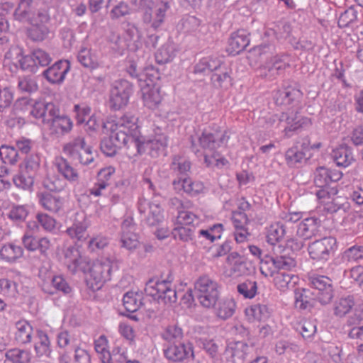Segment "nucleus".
<instances>
[{
    "label": "nucleus",
    "mask_w": 363,
    "mask_h": 363,
    "mask_svg": "<svg viewBox=\"0 0 363 363\" xmlns=\"http://www.w3.org/2000/svg\"><path fill=\"white\" fill-rule=\"evenodd\" d=\"M138 118L130 114H125L116 121L103 123V129L111 130L110 138L119 149L125 147L136 148L140 131L137 124Z\"/></svg>",
    "instance_id": "nucleus-1"
},
{
    "label": "nucleus",
    "mask_w": 363,
    "mask_h": 363,
    "mask_svg": "<svg viewBox=\"0 0 363 363\" xmlns=\"http://www.w3.org/2000/svg\"><path fill=\"white\" fill-rule=\"evenodd\" d=\"M172 281L173 277L170 274L162 281L150 279L145 284V292L147 296L152 297L159 303L172 305L177 300L176 290L170 286Z\"/></svg>",
    "instance_id": "nucleus-2"
},
{
    "label": "nucleus",
    "mask_w": 363,
    "mask_h": 363,
    "mask_svg": "<svg viewBox=\"0 0 363 363\" xmlns=\"http://www.w3.org/2000/svg\"><path fill=\"white\" fill-rule=\"evenodd\" d=\"M194 295L203 307H214L219 298L218 284L209 276L202 275L194 283Z\"/></svg>",
    "instance_id": "nucleus-3"
},
{
    "label": "nucleus",
    "mask_w": 363,
    "mask_h": 363,
    "mask_svg": "<svg viewBox=\"0 0 363 363\" xmlns=\"http://www.w3.org/2000/svg\"><path fill=\"white\" fill-rule=\"evenodd\" d=\"M170 10L171 1L157 0L154 9H145L142 15V22L148 28L159 30L164 24Z\"/></svg>",
    "instance_id": "nucleus-4"
},
{
    "label": "nucleus",
    "mask_w": 363,
    "mask_h": 363,
    "mask_svg": "<svg viewBox=\"0 0 363 363\" xmlns=\"http://www.w3.org/2000/svg\"><path fill=\"white\" fill-rule=\"evenodd\" d=\"M308 285L316 301L322 306L330 303L334 297L335 290L333 281L330 277L319 274L310 276Z\"/></svg>",
    "instance_id": "nucleus-5"
},
{
    "label": "nucleus",
    "mask_w": 363,
    "mask_h": 363,
    "mask_svg": "<svg viewBox=\"0 0 363 363\" xmlns=\"http://www.w3.org/2000/svg\"><path fill=\"white\" fill-rule=\"evenodd\" d=\"M133 92V84L126 79L113 82L109 91L108 106L111 110L118 111L125 108Z\"/></svg>",
    "instance_id": "nucleus-6"
},
{
    "label": "nucleus",
    "mask_w": 363,
    "mask_h": 363,
    "mask_svg": "<svg viewBox=\"0 0 363 363\" xmlns=\"http://www.w3.org/2000/svg\"><path fill=\"white\" fill-rule=\"evenodd\" d=\"M14 18L20 22H48L50 16L47 11L38 9V3L34 0H19L13 12Z\"/></svg>",
    "instance_id": "nucleus-7"
},
{
    "label": "nucleus",
    "mask_w": 363,
    "mask_h": 363,
    "mask_svg": "<svg viewBox=\"0 0 363 363\" xmlns=\"http://www.w3.org/2000/svg\"><path fill=\"white\" fill-rule=\"evenodd\" d=\"M63 151L72 161L83 165H88L94 160L91 147L86 145L84 138L81 136L66 144Z\"/></svg>",
    "instance_id": "nucleus-8"
},
{
    "label": "nucleus",
    "mask_w": 363,
    "mask_h": 363,
    "mask_svg": "<svg viewBox=\"0 0 363 363\" xmlns=\"http://www.w3.org/2000/svg\"><path fill=\"white\" fill-rule=\"evenodd\" d=\"M20 104L30 105V114L35 118L42 119L43 123L50 124V123L60 113L58 106L52 102L35 101L26 97H22L19 100Z\"/></svg>",
    "instance_id": "nucleus-9"
},
{
    "label": "nucleus",
    "mask_w": 363,
    "mask_h": 363,
    "mask_svg": "<svg viewBox=\"0 0 363 363\" xmlns=\"http://www.w3.org/2000/svg\"><path fill=\"white\" fill-rule=\"evenodd\" d=\"M229 136L225 131L215 130L213 132L205 130L197 138L201 147L204 150L205 162L208 163L207 154H211L216 158V150L222 147H225Z\"/></svg>",
    "instance_id": "nucleus-10"
},
{
    "label": "nucleus",
    "mask_w": 363,
    "mask_h": 363,
    "mask_svg": "<svg viewBox=\"0 0 363 363\" xmlns=\"http://www.w3.org/2000/svg\"><path fill=\"white\" fill-rule=\"evenodd\" d=\"M112 270V264L108 260L94 262L89 268L86 279L88 286L94 291L99 290L106 281L111 279Z\"/></svg>",
    "instance_id": "nucleus-11"
},
{
    "label": "nucleus",
    "mask_w": 363,
    "mask_h": 363,
    "mask_svg": "<svg viewBox=\"0 0 363 363\" xmlns=\"http://www.w3.org/2000/svg\"><path fill=\"white\" fill-rule=\"evenodd\" d=\"M336 246V239L333 237H324L318 239L308 246L310 257L317 262H325L334 253Z\"/></svg>",
    "instance_id": "nucleus-12"
},
{
    "label": "nucleus",
    "mask_w": 363,
    "mask_h": 363,
    "mask_svg": "<svg viewBox=\"0 0 363 363\" xmlns=\"http://www.w3.org/2000/svg\"><path fill=\"white\" fill-rule=\"evenodd\" d=\"M167 146V138L166 135H160L150 140L145 138L139 135L138 140L136 145V154L134 155H141L147 153L150 157L156 158L160 155H165V150Z\"/></svg>",
    "instance_id": "nucleus-13"
},
{
    "label": "nucleus",
    "mask_w": 363,
    "mask_h": 363,
    "mask_svg": "<svg viewBox=\"0 0 363 363\" xmlns=\"http://www.w3.org/2000/svg\"><path fill=\"white\" fill-rule=\"evenodd\" d=\"M274 256L265 255L264 257L261 256V272L263 274V267L264 265L272 264L276 269L291 270L296 266V261L291 256L286 255L284 250L282 249V245H279L274 248Z\"/></svg>",
    "instance_id": "nucleus-14"
},
{
    "label": "nucleus",
    "mask_w": 363,
    "mask_h": 363,
    "mask_svg": "<svg viewBox=\"0 0 363 363\" xmlns=\"http://www.w3.org/2000/svg\"><path fill=\"white\" fill-rule=\"evenodd\" d=\"M193 345L189 341L167 344L164 357L173 362H181L194 357Z\"/></svg>",
    "instance_id": "nucleus-15"
},
{
    "label": "nucleus",
    "mask_w": 363,
    "mask_h": 363,
    "mask_svg": "<svg viewBox=\"0 0 363 363\" xmlns=\"http://www.w3.org/2000/svg\"><path fill=\"white\" fill-rule=\"evenodd\" d=\"M69 70V62L65 60H60L45 69L43 72L42 75L52 84H61Z\"/></svg>",
    "instance_id": "nucleus-16"
},
{
    "label": "nucleus",
    "mask_w": 363,
    "mask_h": 363,
    "mask_svg": "<svg viewBox=\"0 0 363 363\" xmlns=\"http://www.w3.org/2000/svg\"><path fill=\"white\" fill-rule=\"evenodd\" d=\"M136 227L131 217L125 218L121 223V242L122 246L128 250H133L139 245L138 235L135 233Z\"/></svg>",
    "instance_id": "nucleus-17"
},
{
    "label": "nucleus",
    "mask_w": 363,
    "mask_h": 363,
    "mask_svg": "<svg viewBox=\"0 0 363 363\" xmlns=\"http://www.w3.org/2000/svg\"><path fill=\"white\" fill-rule=\"evenodd\" d=\"M363 303L357 304L354 310L347 317L346 325L351 327L348 337L351 339H357L363 341Z\"/></svg>",
    "instance_id": "nucleus-18"
},
{
    "label": "nucleus",
    "mask_w": 363,
    "mask_h": 363,
    "mask_svg": "<svg viewBox=\"0 0 363 363\" xmlns=\"http://www.w3.org/2000/svg\"><path fill=\"white\" fill-rule=\"evenodd\" d=\"M342 175L339 170L318 167L314 172L313 182L316 187L336 185L335 183L342 179Z\"/></svg>",
    "instance_id": "nucleus-19"
},
{
    "label": "nucleus",
    "mask_w": 363,
    "mask_h": 363,
    "mask_svg": "<svg viewBox=\"0 0 363 363\" xmlns=\"http://www.w3.org/2000/svg\"><path fill=\"white\" fill-rule=\"evenodd\" d=\"M302 96V92L292 86H287L277 90L274 99L277 106H296Z\"/></svg>",
    "instance_id": "nucleus-20"
},
{
    "label": "nucleus",
    "mask_w": 363,
    "mask_h": 363,
    "mask_svg": "<svg viewBox=\"0 0 363 363\" xmlns=\"http://www.w3.org/2000/svg\"><path fill=\"white\" fill-rule=\"evenodd\" d=\"M88 222L84 212H77L74 215L72 225L66 230L67 234L72 239L82 242L88 238Z\"/></svg>",
    "instance_id": "nucleus-21"
},
{
    "label": "nucleus",
    "mask_w": 363,
    "mask_h": 363,
    "mask_svg": "<svg viewBox=\"0 0 363 363\" xmlns=\"http://www.w3.org/2000/svg\"><path fill=\"white\" fill-rule=\"evenodd\" d=\"M279 121L280 122H285L286 123V126L284 128V132L287 137L291 136V132L308 128L311 125L310 118L298 115L297 113L295 114L291 113V115L282 113L280 116Z\"/></svg>",
    "instance_id": "nucleus-22"
},
{
    "label": "nucleus",
    "mask_w": 363,
    "mask_h": 363,
    "mask_svg": "<svg viewBox=\"0 0 363 363\" xmlns=\"http://www.w3.org/2000/svg\"><path fill=\"white\" fill-rule=\"evenodd\" d=\"M320 220L314 217L307 218L301 221L297 228V235L303 240L320 237Z\"/></svg>",
    "instance_id": "nucleus-23"
},
{
    "label": "nucleus",
    "mask_w": 363,
    "mask_h": 363,
    "mask_svg": "<svg viewBox=\"0 0 363 363\" xmlns=\"http://www.w3.org/2000/svg\"><path fill=\"white\" fill-rule=\"evenodd\" d=\"M148 206L149 212L146 218V223L149 226H155L162 222L164 219L163 211L160 203L155 202L147 203L145 199L138 202V211L140 213H145L146 207Z\"/></svg>",
    "instance_id": "nucleus-24"
},
{
    "label": "nucleus",
    "mask_w": 363,
    "mask_h": 363,
    "mask_svg": "<svg viewBox=\"0 0 363 363\" xmlns=\"http://www.w3.org/2000/svg\"><path fill=\"white\" fill-rule=\"evenodd\" d=\"M287 66L288 64L281 58L274 56L271 57L270 60L266 62L264 65L261 66L258 69V72L261 77L272 80L276 76L281 74Z\"/></svg>",
    "instance_id": "nucleus-25"
},
{
    "label": "nucleus",
    "mask_w": 363,
    "mask_h": 363,
    "mask_svg": "<svg viewBox=\"0 0 363 363\" xmlns=\"http://www.w3.org/2000/svg\"><path fill=\"white\" fill-rule=\"evenodd\" d=\"M231 69L218 60V66L212 71L211 80L216 88L228 89L232 85Z\"/></svg>",
    "instance_id": "nucleus-26"
},
{
    "label": "nucleus",
    "mask_w": 363,
    "mask_h": 363,
    "mask_svg": "<svg viewBox=\"0 0 363 363\" xmlns=\"http://www.w3.org/2000/svg\"><path fill=\"white\" fill-rule=\"evenodd\" d=\"M172 185L175 190H183L191 196H196L203 193L205 187L203 184L199 181H193L190 177H179L174 179Z\"/></svg>",
    "instance_id": "nucleus-27"
},
{
    "label": "nucleus",
    "mask_w": 363,
    "mask_h": 363,
    "mask_svg": "<svg viewBox=\"0 0 363 363\" xmlns=\"http://www.w3.org/2000/svg\"><path fill=\"white\" fill-rule=\"evenodd\" d=\"M248 348L247 344L242 341L231 342L228 344L224 355L228 360L233 363H243Z\"/></svg>",
    "instance_id": "nucleus-28"
},
{
    "label": "nucleus",
    "mask_w": 363,
    "mask_h": 363,
    "mask_svg": "<svg viewBox=\"0 0 363 363\" xmlns=\"http://www.w3.org/2000/svg\"><path fill=\"white\" fill-rule=\"evenodd\" d=\"M250 43L248 34L245 30H238L231 34L228 40V51L233 55L240 54Z\"/></svg>",
    "instance_id": "nucleus-29"
},
{
    "label": "nucleus",
    "mask_w": 363,
    "mask_h": 363,
    "mask_svg": "<svg viewBox=\"0 0 363 363\" xmlns=\"http://www.w3.org/2000/svg\"><path fill=\"white\" fill-rule=\"evenodd\" d=\"M356 306L355 298L353 295L341 296L333 303V314L340 318H345Z\"/></svg>",
    "instance_id": "nucleus-30"
},
{
    "label": "nucleus",
    "mask_w": 363,
    "mask_h": 363,
    "mask_svg": "<svg viewBox=\"0 0 363 363\" xmlns=\"http://www.w3.org/2000/svg\"><path fill=\"white\" fill-rule=\"evenodd\" d=\"M295 306L300 310H311L314 307L315 296L309 289L298 288L294 291Z\"/></svg>",
    "instance_id": "nucleus-31"
},
{
    "label": "nucleus",
    "mask_w": 363,
    "mask_h": 363,
    "mask_svg": "<svg viewBox=\"0 0 363 363\" xmlns=\"http://www.w3.org/2000/svg\"><path fill=\"white\" fill-rule=\"evenodd\" d=\"M16 332L14 339L18 344H28L32 340L33 326L24 319L17 321L15 324Z\"/></svg>",
    "instance_id": "nucleus-32"
},
{
    "label": "nucleus",
    "mask_w": 363,
    "mask_h": 363,
    "mask_svg": "<svg viewBox=\"0 0 363 363\" xmlns=\"http://www.w3.org/2000/svg\"><path fill=\"white\" fill-rule=\"evenodd\" d=\"M39 203L47 211L58 213L63 206V201L60 196L50 193L40 192L37 195Z\"/></svg>",
    "instance_id": "nucleus-33"
},
{
    "label": "nucleus",
    "mask_w": 363,
    "mask_h": 363,
    "mask_svg": "<svg viewBox=\"0 0 363 363\" xmlns=\"http://www.w3.org/2000/svg\"><path fill=\"white\" fill-rule=\"evenodd\" d=\"M331 156L336 165L342 167H348L354 160L351 148L347 145L333 150Z\"/></svg>",
    "instance_id": "nucleus-34"
},
{
    "label": "nucleus",
    "mask_w": 363,
    "mask_h": 363,
    "mask_svg": "<svg viewBox=\"0 0 363 363\" xmlns=\"http://www.w3.org/2000/svg\"><path fill=\"white\" fill-rule=\"evenodd\" d=\"M30 27L27 29L28 37L33 41H43L49 34V28L45 25L47 22L40 21L38 18L33 22H28Z\"/></svg>",
    "instance_id": "nucleus-35"
},
{
    "label": "nucleus",
    "mask_w": 363,
    "mask_h": 363,
    "mask_svg": "<svg viewBox=\"0 0 363 363\" xmlns=\"http://www.w3.org/2000/svg\"><path fill=\"white\" fill-rule=\"evenodd\" d=\"M146 86L147 87H142L143 103L148 108L155 109L162 101L160 89L155 86L150 88V83H147Z\"/></svg>",
    "instance_id": "nucleus-36"
},
{
    "label": "nucleus",
    "mask_w": 363,
    "mask_h": 363,
    "mask_svg": "<svg viewBox=\"0 0 363 363\" xmlns=\"http://www.w3.org/2000/svg\"><path fill=\"white\" fill-rule=\"evenodd\" d=\"M72 125V120L68 116L60 113L49 124L52 133L56 135H65L69 133Z\"/></svg>",
    "instance_id": "nucleus-37"
},
{
    "label": "nucleus",
    "mask_w": 363,
    "mask_h": 363,
    "mask_svg": "<svg viewBox=\"0 0 363 363\" xmlns=\"http://www.w3.org/2000/svg\"><path fill=\"white\" fill-rule=\"evenodd\" d=\"M177 49L174 43L168 41L164 43L155 53V60L158 64H166L171 62L176 56Z\"/></svg>",
    "instance_id": "nucleus-38"
},
{
    "label": "nucleus",
    "mask_w": 363,
    "mask_h": 363,
    "mask_svg": "<svg viewBox=\"0 0 363 363\" xmlns=\"http://www.w3.org/2000/svg\"><path fill=\"white\" fill-rule=\"evenodd\" d=\"M218 66V59L212 57L202 58L194 67L193 73L199 77L209 74Z\"/></svg>",
    "instance_id": "nucleus-39"
},
{
    "label": "nucleus",
    "mask_w": 363,
    "mask_h": 363,
    "mask_svg": "<svg viewBox=\"0 0 363 363\" xmlns=\"http://www.w3.org/2000/svg\"><path fill=\"white\" fill-rule=\"evenodd\" d=\"M23 255V248L13 243L6 244L0 249V258L8 262H15Z\"/></svg>",
    "instance_id": "nucleus-40"
},
{
    "label": "nucleus",
    "mask_w": 363,
    "mask_h": 363,
    "mask_svg": "<svg viewBox=\"0 0 363 363\" xmlns=\"http://www.w3.org/2000/svg\"><path fill=\"white\" fill-rule=\"evenodd\" d=\"M286 164L290 167H299L306 162V154L297 146L289 148L285 154Z\"/></svg>",
    "instance_id": "nucleus-41"
},
{
    "label": "nucleus",
    "mask_w": 363,
    "mask_h": 363,
    "mask_svg": "<svg viewBox=\"0 0 363 363\" xmlns=\"http://www.w3.org/2000/svg\"><path fill=\"white\" fill-rule=\"evenodd\" d=\"M77 59L79 63L84 67L94 69L99 65L98 59L95 53L93 52L91 48L84 46L81 47Z\"/></svg>",
    "instance_id": "nucleus-42"
},
{
    "label": "nucleus",
    "mask_w": 363,
    "mask_h": 363,
    "mask_svg": "<svg viewBox=\"0 0 363 363\" xmlns=\"http://www.w3.org/2000/svg\"><path fill=\"white\" fill-rule=\"evenodd\" d=\"M57 167L58 172L68 181L77 182L79 179V174L77 171L74 169L69 162L62 157L57 160Z\"/></svg>",
    "instance_id": "nucleus-43"
},
{
    "label": "nucleus",
    "mask_w": 363,
    "mask_h": 363,
    "mask_svg": "<svg viewBox=\"0 0 363 363\" xmlns=\"http://www.w3.org/2000/svg\"><path fill=\"white\" fill-rule=\"evenodd\" d=\"M195 228L179 225L173 228L172 234L175 240H179L182 242H187L189 241L197 242L194 235Z\"/></svg>",
    "instance_id": "nucleus-44"
},
{
    "label": "nucleus",
    "mask_w": 363,
    "mask_h": 363,
    "mask_svg": "<svg viewBox=\"0 0 363 363\" xmlns=\"http://www.w3.org/2000/svg\"><path fill=\"white\" fill-rule=\"evenodd\" d=\"M5 357L4 362H10V363H28L31 355L28 350L14 348L8 350L5 353Z\"/></svg>",
    "instance_id": "nucleus-45"
},
{
    "label": "nucleus",
    "mask_w": 363,
    "mask_h": 363,
    "mask_svg": "<svg viewBox=\"0 0 363 363\" xmlns=\"http://www.w3.org/2000/svg\"><path fill=\"white\" fill-rule=\"evenodd\" d=\"M285 234L286 228L282 223H273L267 230V240L269 244L274 245L284 238Z\"/></svg>",
    "instance_id": "nucleus-46"
},
{
    "label": "nucleus",
    "mask_w": 363,
    "mask_h": 363,
    "mask_svg": "<svg viewBox=\"0 0 363 363\" xmlns=\"http://www.w3.org/2000/svg\"><path fill=\"white\" fill-rule=\"evenodd\" d=\"M52 285L53 289H49V286H44L43 291L50 295L55 293V290L62 292L65 295H69L72 293V288L67 281L62 276H55L52 279Z\"/></svg>",
    "instance_id": "nucleus-47"
},
{
    "label": "nucleus",
    "mask_w": 363,
    "mask_h": 363,
    "mask_svg": "<svg viewBox=\"0 0 363 363\" xmlns=\"http://www.w3.org/2000/svg\"><path fill=\"white\" fill-rule=\"evenodd\" d=\"M123 304L128 312H135L143 304L142 295L133 291H128L123 296Z\"/></svg>",
    "instance_id": "nucleus-48"
},
{
    "label": "nucleus",
    "mask_w": 363,
    "mask_h": 363,
    "mask_svg": "<svg viewBox=\"0 0 363 363\" xmlns=\"http://www.w3.org/2000/svg\"><path fill=\"white\" fill-rule=\"evenodd\" d=\"M34 179V176L19 168L18 173L13 177V182L18 188L28 190L33 186Z\"/></svg>",
    "instance_id": "nucleus-49"
},
{
    "label": "nucleus",
    "mask_w": 363,
    "mask_h": 363,
    "mask_svg": "<svg viewBox=\"0 0 363 363\" xmlns=\"http://www.w3.org/2000/svg\"><path fill=\"white\" fill-rule=\"evenodd\" d=\"M162 337L167 342V344L184 342L182 341L184 337L183 330L177 325H169Z\"/></svg>",
    "instance_id": "nucleus-50"
},
{
    "label": "nucleus",
    "mask_w": 363,
    "mask_h": 363,
    "mask_svg": "<svg viewBox=\"0 0 363 363\" xmlns=\"http://www.w3.org/2000/svg\"><path fill=\"white\" fill-rule=\"evenodd\" d=\"M238 292L244 298L251 299L257 291V284L255 281L247 279L237 286Z\"/></svg>",
    "instance_id": "nucleus-51"
},
{
    "label": "nucleus",
    "mask_w": 363,
    "mask_h": 363,
    "mask_svg": "<svg viewBox=\"0 0 363 363\" xmlns=\"http://www.w3.org/2000/svg\"><path fill=\"white\" fill-rule=\"evenodd\" d=\"M0 157L4 163L13 165L18 162L19 155L16 148L11 146L1 145L0 147Z\"/></svg>",
    "instance_id": "nucleus-52"
},
{
    "label": "nucleus",
    "mask_w": 363,
    "mask_h": 363,
    "mask_svg": "<svg viewBox=\"0 0 363 363\" xmlns=\"http://www.w3.org/2000/svg\"><path fill=\"white\" fill-rule=\"evenodd\" d=\"M357 21V11L353 6H351L340 14L338 19V26L340 28L353 26Z\"/></svg>",
    "instance_id": "nucleus-53"
},
{
    "label": "nucleus",
    "mask_w": 363,
    "mask_h": 363,
    "mask_svg": "<svg viewBox=\"0 0 363 363\" xmlns=\"http://www.w3.org/2000/svg\"><path fill=\"white\" fill-rule=\"evenodd\" d=\"M40 160L38 155H30L26 157L24 162L20 164L19 168L35 177L40 167Z\"/></svg>",
    "instance_id": "nucleus-54"
},
{
    "label": "nucleus",
    "mask_w": 363,
    "mask_h": 363,
    "mask_svg": "<svg viewBox=\"0 0 363 363\" xmlns=\"http://www.w3.org/2000/svg\"><path fill=\"white\" fill-rule=\"evenodd\" d=\"M171 167L174 172L180 175L179 177H189L188 173L191 169V162L189 160L179 157H175L173 159Z\"/></svg>",
    "instance_id": "nucleus-55"
},
{
    "label": "nucleus",
    "mask_w": 363,
    "mask_h": 363,
    "mask_svg": "<svg viewBox=\"0 0 363 363\" xmlns=\"http://www.w3.org/2000/svg\"><path fill=\"white\" fill-rule=\"evenodd\" d=\"M342 259L347 262L363 260V245H355L347 249L342 254Z\"/></svg>",
    "instance_id": "nucleus-56"
},
{
    "label": "nucleus",
    "mask_w": 363,
    "mask_h": 363,
    "mask_svg": "<svg viewBox=\"0 0 363 363\" xmlns=\"http://www.w3.org/2000/svg\"><path fill=\"white\" fill-rule=\"evenodd\" d=\"M199 218L194 213L189 211H179L177 217V223L184 226L190 227L192 225L193 228L196 225L199 223Z\"/></svg>",
    "instance_id": "nucleus-57"
},
{
    "label": "nucleus",
    "mask_w": 363,
    "mask_h": 363,
    "mask_svg": "<svg viewBox=\"0 0 363 363\" xmlns=\"http://www.w3.org/2000/svg\"><path fill=\"white\" fill-rule=\"evenodd\" d=\"M38 342L35 343V350L38 356L50 353V340L48 335L42 330H38Z\"/></svg>",
    "instance_id": "nucleus-58"
},
{
    "label": "nucleus",
    "mask_w": 363,
    "mask_h": 363,
    "mask_svg": "<svg viewBox=\"0 0 363 363\" xmlns=\"http://www.w3.org/2000/svg\"><path fill=\"white\" fill-rule=\"evenodd\" d=\"M247 315L252 316L258 320H264L269 317V311L266 305L255 304L246 308Z\"/></svg>",
    "instance_id": "nucleus-59"
},
{
    "label": "nucleus",
    "mask_w": 363,
    "mask_h": 363,
    "mask_svg": "<svg viewBox=\"0 0 363 363\" xmlns=\"http://www.w3.org/2000/svg\"><path fill=\"white\" fill-rule=\"evenodd\" d=\"M235 308V303L231 299L224 300L218 303V307L217 308V315L222 319H227L231 317Z\"/></svg>",
    "instance_id": "nucleus-60"
},
{
    "label": "nucleus",
    "mask_w": 363,
    "mask_h": 363,
    "mask_svg": "<svg viewBox=\"0 0 363 363\" xmlns=\"http://www.w3.org/2000/svg\"><path fill=\"white\" fill-rule=\"evenodd\" d=\"M304 246V242L297 238H291L286 242L285 246H282V249L286 255L291 256L295 261L296 252L300 251Z\"/></svg>",
    "instance_id": "nucleus-61"
},
{
    "label": "nucleus",
    "mask_w": 363,
    "mask_h": 363,
    "mask_svg": "<svg viewBox=\"0 0 363 363\" xmlns=\"http://www.w3.org/2000/svg\"><path fill=\"white\" fill-rule=\"evenodd\" d=\"M65 257L69 264H72L73 265V271L79 269L81 264V257L76 247L74 246L68 247L65 251Z\"/></svg>",
    "instance_id": "nucleus-62"
},
{
    "label": "nucleus",
    "mask_w": 363,
    "mask_h": 363,
    "mask_svg": "<svg viewBox=\"0 0 363 363\" xmlns=\"http://www.w3.org/2000/svg\"><path fill=\"white\" fill-rule=\"evenodd\" d=\"M101 152L108 157H113L116 155L119 149L113 140L108 137L104 138L100 143Z\"/></svg>",
    "instance_id": "nucleus-63"
},
{
    "label": "nucleus",
    "mask_w": 363,
    "mask_h": 363,
    "mask_svg": "<svg viewBox=\"0 0 363 363\" xmlns=\"http://www.w3.org/2000/svg\"><path fill=\"white\" fill-rule=\"evenodd\" d=\"M18 87L21 92L28 94L35 92L38 89L35 80L30 77L20 78L18 82Z\"/></svg>",
    "instance_id": "nucleus-64"
}]
</instances>
